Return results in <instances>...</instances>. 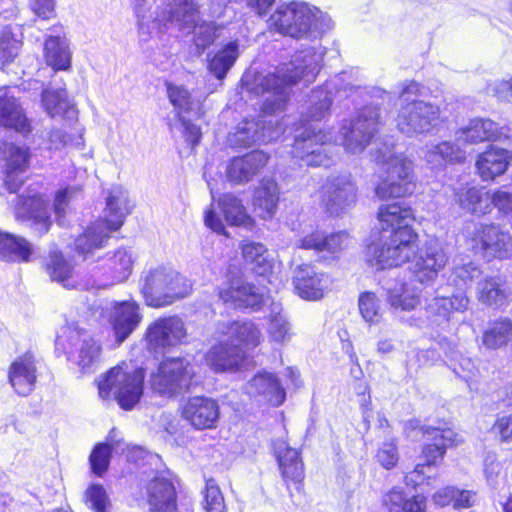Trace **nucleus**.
Instances as JSON below:
<instances>
[{
  "label": "nucleus",
  "instance_id": "20",
  "mask_svg": "<svg viewBox=\"0 0 512 512\" xmlns=\"http://www.w3.org/2000/svg\"><path fill=\"white\" fill-rule=\"evenodd\" d=\"M107 311L108 320L119 343L127 339L142 320L139 305L134 301L113 302Z\"/></svg>",
  "mask_w": 512,
  "mask_h": 512
},
{
  "label": "nucleus",
  "instance_id": "61",
  "mask_svg": "<svg viewBox=\"0 0 512 512\" xmlns=\"http://www.w3.org/2000/svg\"><path fill=\"white\" fill-rule=\"evenodd\" d=\"M89 507L95 512H107L111 503L105 489L100 485H93L86 491Z\"/></svg>",
  "mask_w": 512,
  "mask_h": 512
},
{
  "label": "nucleus",
  "instance_id": "15",
  "mask_svg": "<svg viewBox=\"0 0 512 512\" xmlns=\"http://www.w3.org/2000/svg\"><path fill=\"white\" fill-rule=\"evenodd\" d=\"M472 241L487 259H505L512 253V236L494 223L479 224L472 234Z\"/></svg>",
  "mask_w": 512,
  "mask_h": 512
},
{
  "label": "nucleus",
  "instance_id": "4",
  "mask_svg": "<svg viewBox=\"0 0 512 512\" xmlns=\"http://www.w3.org/2000/svg\"><path fill=\"white\" fill-rule=\"evenodd\" d=\"M417 234L414 230L382 232L379 242L368 245L365 257L367 263L377 269L400 266L415 253Z\"/></svg>",
  "mask_w": 512,
  "mask_h": 512
},
{
  "label": "nucleus",
  "instance_id": "12",
  "mask_svg": "<svg viewBox=\"0 0 512 512\" xmlns=\"http://www.w3.org/2000/svg\"><path fill=\"white\" fill-rule=\"evenodd\" d=\"M56 348L63 350L68 359L80 368L83 373L90 372L99 361L102 346L98 339L87 332L65 329L57 337Z\"/></svg>",
  "mask_w": 512,
  "mask_h": 512
},
{
  "label": "nucleus",
  "instance_id": "14",
  "mask_svg": "<svg viewBox=\"0 0 512 512\" xmlns=\"http://www.w3.org/2000/svg\"><path fill=\"white\" fill-rule=\"evenodd\" d=\"M319 194L321 205L333 216L340 215L357 201V187L350 174L328 179Z\"/></svg>",
  "mask_w": 512,
  "mask_h": 512
},
{
  "label": "nucleus",
  "instance_id": "59",
  "mask_svg": "<svg viewBox=\"0 0 512 512\" xmlns=\"http://www.w3.org/2000/svg\"><path fill=\"white\" fill-rule=\"evenodd\" d=\"M80 190L75 187L66 188L56 194L54 201V212L56 220L60 225L65 224V218L70 212V201L78 194Z\"/></svg>",
  "mask_w": 512,
  "mask_h": 512
},
{
  "label": "nucleus",
  "instance_id": "18",
  "mask_svg": "<svg viewBox=\"0 0 512 512\" xmlns=\"http://www.w3.org/2000/svg\"><path fill=\"white\" fill-rule=\"evenodd\" d=\"M447 262L448 256L443 247L437 242L430 241L418 250L411 269L419 283L429 284L437 278Z\"/></svg>",
  "mask_w": 512,
  "mask_h": 512
},
{
  "label": "nucleus",
  "instance_id": "9",
  "mask_svg": "<svg viewBox=\"0 0 512 512\" xmlns=\"http://www.w3.org/2000/svg\"><path fill=\"white\" fill-rule=\"evenodd\" d=\"M385 177L375 188L376 196L381 200L406 197L414 193L413 163L403 154L385 153L381 158Z\"/></svg>",
  "mask_w": 512,
  "mask_h": 512
},
{
  "label": "nucleus",
  "instance_id": "56",
  "mask_svg": "<svg viewBox=\"0 0 512 512\" xmlns=\"http://www.w3.org/2000/svg\"><path fill=\"white\" fill-rule=\"evenodd\" d=\"M358 306L361 316L366 322L378 323L382 317L380 300L373 292H363L359 295Z\"/></svg>",
  "mask_w": 512,
  "mask_h": 512
},
{
  "label": "nucleus",
  "instance_id": "6",
  "mask_svg": "<svg viewBox=\"0 0 512 512\" xmlns=\"http://www.w3.org/2000/svg\"><path fill=\"white\" fill-rule=\"evenodd\" d=\"M322 13L305 3H290L279 7L270 17V25L281 34L303 38L325 30Z\"/></svg>",
  "mask_w": 512,
  "mask_h": 512
},
{
  "label": "nucleus",
  "instance_id": "23",
  "mask_svg": "<svg viewBox=\"0 0 512 512\" xmlns=\"http://www.w3.org/2000/svg\"><path fill=\"white\" fill-rule=\"evenodd\" d=\"M511 129L509 127H501L490 119L475 118L459 129L456 135V141L476 144L484 141H501L508 139Z\"/></svg>",
  "mask_w": 512,
  "mask_h": 512
},
{
  "label": "nucleus",
  "instance_id": "36",
  "mask_svg": "<svg viewBox=\"0 0 512 512\" xmlns=\"http://www.w3.org/2000/svg\"><path fill=\"white\" fill-rule=\"evenodd\" d=\"M377 218L385 234L396 230H413L411 223L415 219L412 209L402 203L381 205L377 212Z\"/></svg>",
  "mask_w": 512,
  "mask_h": 512
},
{
  "label": "nucleus",
  "instance_id": "40",
  "mask_svg": "<svg viewBox=\"0 0 512 512\" xmlns=\"http://www.w3.org/2000/svg\"><path fill=\"white\" fill-rule=\"evenodd\" d=\"M466 152L457 143L443 141L438 144L426 145L425 161L432 167H442L445 163H461Z\"/></svg>",
  "mask_w": 512,
  "mask_h": 512
},
{
  "label": "nucleus",
  "instance_id": "24",
  "mask_svg": "<svg viewBox=\"0 0 512 512\" xmlns=\"http://www.w3.org/2000/svg\"><path fill=\"white\" fill-rule=\"evenodd\" d=\"M151 512H178L174 481L166 476L154 477L147 486Z\"/></svg>",
  "mask_w": 512,
  "mask_h": 512
},
{
  "label": "nucleus",
  "instance_id": "2",
  "mask_svg": "<svg viewBox=\"0 0 512 512\" xmlns=\"http://www.w3.org/2000/svg\"><path fill=\"white\" fill-rule=\"evenodd\" d=\"M132 209L129 194L121 186L112 187L106 197L104 219L95 222L76 239V250L86 255L101 248L112 231L118 230Z\"/></svg>",
  "mask_w": 512,
  "mask_h": 512
},
{
  "label": "nucleus",
  "instance_id": "28",
  "mask_svg": "<svg viewBox=\"0 0 512 512\" xmlns=\"http://www.w3.org/2000/svg\"><path fill=\"white\" fill-rule=\"evenodd\" d=\"M512 162V151L497 146H490L479 154L476 168L483 181L494 180L504 174Z\"/></svg>",
  "mask_w": 512,
  "mask_h": 512
},
{
  "label": "nucleus",
  "instance_id": "31",
  "mask_svg": "<svg viewBox=\"0 0 512 512\" xmlns=\"http://www.w3.org/2000/svg\"><path fill=\"white\" fill-rule=\"evenodd\" d=\"M0 126L20 133H28L31 130L22 106L13 95H10L7 87L0 88Z\"/></svg>",
  "mask_w": 512,
  "mask_h": 512
},
{
  "label": "nucleus",
  "instance_id": "38",
  "mask_svg": "<svg viewBox=\"0 0 512 512\" xmlns=\"http://www.w3.org/2000/svg\"><path fill=\"white\" fill-rule=\"evenodd\" d=\"M135 257L125 248L107 253L104 258L105 274L111 284L124 282L132 273Z\"/></svg>",
  "mask_w": 512,
  "mask_h": 512
},
{
  "label": "nucleus",
  "instance_id": "5",
  "mask_svg": "<svg viewBox=\"0 0 512 512\" xmlns=\"http://www.w3.org/2000/svg\"><path fill=\"white\" fill-rule=\"evenodd\" d=\"M169 10L162 19H155L159 23L171 22L179 29L194 28L193 42L198 54L203 53L219 36L220 30L211 22H199L198 5L194 0H167Z\"/></svg>",
  "mask_w": 512,
  "mask_h": 512
},
{
  "label": "nucleus",
  "instance_id": "25",
  "mask_svg": "<svg viewBox=\"0 0 512 512\" xmlns=\"http://www.w3.org/2000/svg\"><path fill=\"white\" fill-rule=\"evenodd\" d=\"M244 359V350L230 340L212 346L206 354L207 364L215 372L238 370Z\"/></svg>",
  "mask_w": 512,
  "mask_h": 512
},
{
  "label": "nucleus",
  "instance_id": "41",
  "mask_svg": "<svg viewBox=\"0 0 512 512\" xmlns=\"http://www.w3.org/2000/svg\"><path fill=\"white\" fill-rule=\"evenodd\" d=\"M278 195V186L275 181L270 179L262 180L255 189L253 206L261 218L269 219L275 214L279 200Z\"/></svg>",
  "mask_w": 512,
  "mask_h": 512
},
{
  "label": "nucleus",
  "instance_id": "52",
  "mask_svg": "<svg viewBox=\"0 0 512 512\" xmlns=\"http://www.w3.org/2000/svg\"><path fill=\"white\" fill-rule=\"evenodd\" d=\"M167 93L171 104L178 110L180 117L184 112H193L198 117L202 115L199 102L192 100L190 93L184 87L168 84Z\"/></svg>",
  "mask_w": 512,
  "mask_h": 512
},
{
  "label": "nucleus",
  "instance_id": "39",
  "mask_svg": "<svg viewBox=\"0 0 512 512\" xmlns=\"http://www.w3.org/2000/svg\"><path fill=\"white\" fill-rule=\"evenodd\" d=\"M491 195L476 186H463L455 192V202L468 213L486 215L491 212Z\"/></svg>",
  "mask_w": 512,
  "mask_h": 512
},
{
  "label": "nucleus",
  "instance_id": "8",
  "mask_svg": "<svg viewBox=\"0 0 512 512\" xmlns=\"http://www.w3.org/2000/svg\"><path fill=\"white\" fill-rule=\"evenodd\" d=\"M144 370H127L123 366L110 369L98 382L99 396L108 399L111 393L121 408L132 409L143 394Z\"/></svg>",
  "mask_w": 512,
  "mask_h": 512
},
{
  "label": "nucleus",
  "instance_id": "19",
  "mask_svg": "<svg viewBox=\"0 0 512 512\" xmlns=\"http://www.w3.org/2000/svg\"><path fill=\"white\" fill-rule=\"evenodd\" d=\"M269 155L261 150L231 158L225 167V177L233 185H244L252 181L267 165Z\"/></svg>",
  "mask_w": 512,
  "mask_h": 512
},
{
  "label": "nucleus",
  "instance_id": "7",
  "mask_svg": "<svg viewBox=\"0 0 512 512\" xmlns=\"http://www.w3.org/2000/svg\"><path fill=\"white\" fill-rule=\"evenodd\" d=\"M174 270L157 267L143 272L140 290L148 306L163 307L188 295L189 289Z\"/></svg>",
  "mask_w": 512,
  "mask_h": 512
},
{
  "label": "nucleus",
  "instance_id": "44",
  "mask_svg": "<svg viewBox=\"0 0 512 512\" xmlns=\"http://www.w3.org/2000/svg\"><path fill=\"white\" fill-rule=\"evenodd\" d=\"M245 263L254 273L263 276L272 269L267 248L259 242L243 241L240 245Z\"/></svg>",
  "mask_w": 512,
  "mask_h": 512
},
{
  "label": "nucleus",
  "instance_id": "16",
  "mask_svg": "<svg viewBox=\"0 0 512 512\" xmlns=\"http://www.w3.org/2000/svg\"><path fill=\"white\" fill-rule=\"evenodd\" d=\"M145 337L149 349L158 352L182 344L187 338V330L181 318L168 316L151 323Z\"/></svg>",
  "mask_w": 512,
  "mask_h": 512
},
{
  "label": "nucleus",
  "instance_id": "13",
  "mask_svg": "<svg viewBox=\"0 0 512 512\" xmlns=\"http://www.w3.org/2000/svg\"><path fill=\"white\" fill-rule=\"evenodd\" d=\"M329 133L311 126L297 135L292 154L307 166H329L331 162Z\"/></svg>",
  "mask_w": 512,
  "mask_h": 512
},
{
  "label": "nucleus",
  "instance_id": "49",
  "mask_svg": "<svg viewBox=\"0 0 512 512\" xmlns=\"http://www.w3.org/2000/svg\"><path fill=\"white\" fill-rule=\"evenodd\" d=\"M387 301L393 308L413 310L420 303V289L410 283H403L388 290Z\"/></svg>",
  "mask_w": 512,
  "mask_h": 512
},
{
  "label": "nucleus",
  "instance_id": "55",
  "mask_svg": "<svg viewBox=\"0 0 512 512\" xmlns=\"http://www.w3.org/2000/svg\"><path fill=\"white\" fill-rule=\"evenodd\" d=\"M48 273L53 281L63 284L66 288H75L73 281L72 267L61 254H54L51 262L47 267Z\"/></svg>",
  "mask_w": 512,
  "mask_h": 512
},
{
  "label": "nucleus",
  "instance_id": "60",
  "mask_svg": "<svg viewBox=\"0 0 512 512\" xmlns=\"http://www.w3.org/2000/svg\"><path fill=\"white\" fill-rule=\"evenodd\" d=\"M491 207L494 206L500 216L512 227V194L504 190H496L491 194Z\"/></svg>",
  "mask_w": 512,
  "mask_h": 512
},
{
  "label": "nucleus",
  "instance_id": "46",
  "mask_svg": "<svg viewBox=\"0 0 512 512\" xmlns=\"http://www.w3.org/2000/svg\"><path fill=\"white\" fill-rule=\"evenodd\" d=\"M31 253L32 246L27 240L0 231V260L28 261Z\"/></svg>",
  "mask_w": 512,
  "mask_h": 512
},
{
  "label": "nucleus",
  "instance_id": "32",
  "mask_svg": "<svg viewBox=\"0 0 512 512\" xmlns=\"http://www.w3.org/2000/svg\"><path fill=\"white\" fill-rule=\"evenodd\" d=\"M35 359L31 353L18 357L10 366L9 382L16 393L27 396L34 389L36 382Z\"/></svg>",
  "mask_w": 512,
  "mask_h": 512
},
{
  "label": "nucleus",
  "instance_id": "35",
  "mask_svg": "<svg viewBox=\"0 0 512 512\" xmlns=\"http://www.w3.org/2000/svg\"><path fill=\"white\" fill-rule=\"evenodd\" d=\"M30 152L26 147L10 144L7 148L5 164V185L10 192H16L23 184L21 175L27 170Z\"/></svg>",
  "mask_w": 512,
  "mask_h": 512
},
{
  "label": "nucleus",
  "instance_id": "21",
  "mask_svg": "<svg viewBox=\"0 0 512 512\" xmlns=\"http://www.w3.org/2000/svg\"><path fill=\"white\" fill-rule=\"evenodd\" d=\"M420 431L432 443L424 445L422 449L425 458L424 465L430 467L442 459L448 447L456 446L462 442V438L449 427H421Z\"/></svg>",
  "mask_w": 512,
  "mask_h": 512
},
{
  "label": "nucleus",
  "instance_id": "3",
  "mask_svg": "<svg viewBox=\"0 0 512 512\" xmlns=\"http://www.w3.org/2000/svg\"><path fill=\"white\" fill-rule=\"evenodd\" d=\"M419 92V84L410 82L400 94L402 105L399 109L396 126L407 137L428 134L437 125L440 109L431 103L411 99Z\"/></svg>",
  "mask_w": 512,
  "mask_h": 512
},
{
  "label": "nucleus",
  "instance_id": "54",
  "mask_svg": "<svg viewBox=\"0 0 512 512\" xmlns=\"http://www.w3.org/2000/svg\"><path fill=\"white\" fill-rule=\"evenodd\" d=\"M306 111L307 120L319 121L326 117L332 103L331 94L326 88L312 91Z\"/></svg>",
  "mask_w": 512,
  "mask_h": 512
},
{
  "label": "nucleus",
  "instance_id": "58",
  "mask_svg": "<svg viewBox=\"0 0 512 512\" xmlns=\"http://www.w3.org/2000/svg\"><path fill=\"white\" fill-rule=\"evenodd\" d=\"M204 499V509L206 512H224L226 510L224 497L216 481L213 479L206 481Z\"/></svg>",
  "mask_w": 512,
  "mask_h": 512
},
{
  "label": "nucleus",
  "instance_id": "57",
  "mask_svg": "<svg viewBox=\"0 0 512 512\" xmlns=\"http://www.w3.org/2000/svg\"><path fill=\"white\" fill-rule=\"evenodd\" d=\"M482 275L481 270L472 262L466 264L456 265L450 275V280L455 286L463 288L470 282L478 280Z\"/></svg>",
  "mask_w": 512,
  "mask_h": 512
},
{
  "label": "nucleus",
  "instance_id": "10",
  "mask_svg": "<svg viewBox=\"0 0 512 512\" xmlns=\"http://www.w3.org/2000/svg\"><path fill=\"white\" fill-rule=\"evenodd\" d=\"M381 125L382 117L378 104L361 108L355 118L341 127L342 144L346 151L352 154L364 151Z\"/></svg>",
  "mask_w": 512,
  "mask_h": 512
},
{
  "label": "nucleus",
  "instance_id": "53",
  "mask_svg": "<svg viewBox=\"0 0 512 512\" xmlns=\"http://www.w3.org/2000/svg\"><path fill=\"white\" fill-rule=\"evenodd\" d=\"M281 311L280 305H274L269 319L268 334L272 341L284 344L290 341L292 332L288 320Z\"/></svg>",
  "mask_w": 512,
  "mask_h": 512
},
{
  "label": "nucleus",
  "instance_id": "30",
  "mask_svg": "<svg viewBox=\"0 0 512 512\" xmlns=\"http://www.w3.org/2000/svg\"><path fill=\"white\" fill-rule=\"evenodd\" d=\"M217 333L226 336L234 345H238L242 349L255 348L262 341L260 329L250 321L220 323L217 327Z\"/></svg>",
  "mask_w": 512,
  "mask_h": 512
},
{
  "label": "nucleus",
  "instance_id": "27",
  "mask_svg": "<svg viewBox=\"0 0 512 512\" xmlns=\"http://www.w3.org/2000/svg\"><path fill=\"white\" fill-rule=\"evenodd\" d=\"M245 393L251 397H263L273 406L281 405L285 400V391L278 378L269 372L256 374L244 386Z\"/></svg>",
  "mask_w": 512,
  "mask_h": 512
},
{
  "label": "nucleus",
  "instance_id": "48",
  "mask_svg": "<svg viewBox=\"0 0 512 512\" xmlns=\"http://www.w3.org/2000/svg\"><path fill=\"white\" fill-rule=\"evenodd\" d=\"M512 337V320L501 318L490 324L483 333L481 344L488 350L505 347Z\"/></svg>",
  "mask_w": 512,
  "mask_h": 512
},
{
  "label": "nucleus",
  "instance_id": "1",
  "mask_svg": "<svg viewBox=\"0 0 512 512\" xmlns=\"http://www.w3.org/2000/svg\"><path fill=\"white\" fill-rule=\"evenodd\" d=\"M324 49L309 47L297 51L289 63L283 64L274 73L259 75L256 85L261 92L270 94L263 103L265 113L273 114L284 109L289 98V88L298 80H314L320 70Z\"/></svg>",
  "mask_w": 512,
  "mask_h": 512
},
{
  "label": "nucleus",
  "instance_id": "34",
  "mask_svg": "<svg viewBox=\"0 0 512 512\" xmlns=\"http://www.w3.org/2000/svg\"><path fill=\"white\" fill-rule=\"evenodd\" d=\"M294 286L297 293L304 299L317 300L322 298L327 279L314 267L303 264L294 272Z\"/></svg>",
  "mask_w": 512,
  "mask_h": 512
},
{
  "label": "nucleus",
  "instance_id": "22",
  "mask_svg": "<svg viewBox=\"0 0 512 512\" xmlns=\"http://www.w3.org/2000/svg\"><path fill=\"white\" fill-rule=\"evenodd\" d=\"M182 416L196 429H211L219 419V405L208 397H191L182 407Z\"/></svg>",
  "mask_w": 512,
  "mask_h": 512
},
{
  "label": "nucleus",
  "instance_id": "47",
  "mask_svg": "<svg viewBox=\"0 0 512 512\" xmlns=\"http://www.w3.org/2000/svg\"><path fill=\"white\" fill-rule=\"evenodd\" d=\"M125 443L117 439L113 429L106 443L98 444L90 455L92 470L97 475H102L108 468L111 453H118L124 450Z\"/></svg>",
  "mask_w": 512,
  "mask_h": 512
},
{
  "label": "nucleus",
  "instance_id": "29",
  "mask_svg": "<svg viewBox=\"0 0 512 512\" xmlns=\"http://www.w3.org/2000/svg\"><path fill=\"white\" fill-rule=\"evenodd\" d=\"M278 136L270 126L262 120H245L236 131L229 135V142L238 147H249L256 143H268Z\"/></svg>",
  "mask_w": 512,
  "mask_h": 512
},
{
  "label": "nucleus",
  "instance_id": "63",
  "mask_svg": "<svg viewBox=\"0 0 512 512\" xmlns=\"http://www.w3.org/2000/svg\"><path fill=\"white\" fill-rule=\"evenodd\" d=\"M377 461L385 469L393 468L398 460L397 447L394 442H384L376 454Z\"/></svg>",
  "mask_w": 512,
  "mask_h": 512
},
{
  "label": "nucleus",
  "instance_id": "42",
  "mask_svg": "<svg viewBox=\"0 0 512 512\" xmlns=\"http://www.w3.org/2000/svg\"><path fill=\"white\" fill-rule=\"evenodd\" d=\"M477 298L482 304L499 307L506 303L508 292L499 276L486 275L477 283Z\"/></svg>",
  "mask_w": 512,
  "mask_h": 512
},
{
  "label": "nucleus",
  "instance_id": "11",
  "mask_svg": "<svg viewBox=\"0 0 512 512\" xmlns=\"http://www.w3.org/2000/svg\"><path fill=\"white\" fill-rule=\"evenodd\" d=\"M194 374V367L187 359L167 358L151 375V387L160 395L175 396L190 387Z\"/></svg>",
  "mask_w": 512,
  "mask_h": 512
},
{
  "label": "nucleus",
  "instance_id": "33",
  "mask_svg": "<svg viewBox=\"0 0 512 512\" xmlns=\"http://www.w3.org/2000/svg\"><path fill=\"white\" fill-rule=\"evenodd\" d=\"M469 299L461 292L452 296H436L428 304L426 311L428 317L436 325L448 323L455 312H464L468 309Z\"/></svg>",
  "mask_w": 512,
  "mask_h": 512
},
{
  "label": "nucleus",
  "instance_id": "26",
  "mask_svg": "<svg viewBox=\"0 0 512 512\" xmlns=\"http://www.w3.org/2000/svg\"><path fill=\"white\" fill-rule=\"evenodd\" d=\"M15 216L17 219L30 221L40 235L47 233L51 225L45 202L40 196L17 197Z\"/></svg>",
  "mask_w": 512,
  "mask_h": 512
},
{
  "label": "nucleus",
  "instance_id": "17",
  "mask_svg": "<svg viewBox=\"0 0 512 512\" xmlns=\"http://www.w3.org/2000/svg\"><path fill=\"white\" fill-rule=\"evenodd\" d=\"M218 297L233 308L258 309L265 300L263 294L253 284L238 276H229L218 288Z\"/></svg>",
  "mask_w": 512,
  "mask_h": 512
},
{
  "label": "nucleus",
  "instance_id": "51",
  "mask_svg": "<svg viewBox=\"0 0 512 512\" xmlns=\"http://www.w3.org/2000/svg\"><path fill=\"white\" fill-rule=\"evenodd\" d=\"M42 103L52 118L69 115L74 111L64 89H45L42 92Z\"/></svg>",
  "mask_w": 512,
  "mask_h": 512
},
{
  "label": "nucleus",
  "instance_id": "50",
  "mask_svg": "<svg viewBox=\"0 0 512 512\" xmlns=\"http://www.w3.org/2000/svg\"><path fill=\"white\" fill-rule=\"evenodd\" d=\"M218 204L226 221L231 225L249 226L252 224V219L247 214L245 207L233 194H224L219 198Z\"/></svg>",
  "mask_w": 512,
  "mask_h": 512
},
{
  "label": "nucleus",
  "instance_id": "45",
  "mask_svg": "<svg viewBox=\"0 0 512 512\" xmlns=\"http://www.w3.org/2000/svg\"><path fill=\"white\" fill-rule=\"evenodd\" d=\"M239 56L238 43L229 42L213 54H208V71L222 81Z\"/></svg>",
  "mask_w": 512,
  "mask_h": 512
},
{
  "label": "nucleus",
  "instance_id": "64",
  "mask_svg": "<svg viewBox=\"0 0 512 512\" xmlns=\"http://www.w3.org/2000/svg\"><path fill=\"white\" fill-rule=\"evenodd\" d=\"M349 235L346 232H337L330 235L324 234L323 250L330 254H336L348 246Z\"/></svg>",
  "mask_w": 512,
  "mask_h": 512
},
{
  "label": "nucleus",
  "instance_id": "62",
  "mask_svg": "<svg viewBox=\"0 0 512 512\" xmlns=\"http://www.w3.org/2000/svg\"><path fill=\"white\" fill-rule=\"evenodd\" d=\"M324 234L325 232L319 229L304 231L295 241V246L300 249L314 250L320 253L323 250Z\"/></svg>",
  "mask_w": 512,
  "mask_h": 512
},
{
  "label": "nucleus",
  "instance_id": "43",
  "mask_svg": "<svg viewBox=\"0 0 512 512\" xmlns=\"http://www.w3.org/2000/svg\"><path fill=\"white\" fill-rule=\"evenodd\" d=\"M44 58L54 70H68L71 66V52L67 39L50 35L45 41Z\"/></svg>",
  "mask_w": 512,
  "mask_h": 512
},
{
  "label": "nucleus",
  "instance_id": "37",
  "mask_svg": "<svg viewBox=\"0 0 512 512\" xmlns=\"http://www.w3.org/2000/svg\"><path fill=\"white\" fill-rule=\"evenodd\" d=\"M274 451L285 481L300 483L304 478V468L299 451L283 440L275 441Z\"/></svg>",
  "mask_w": 512,
  "mask_h": 512
}]
</instances>
